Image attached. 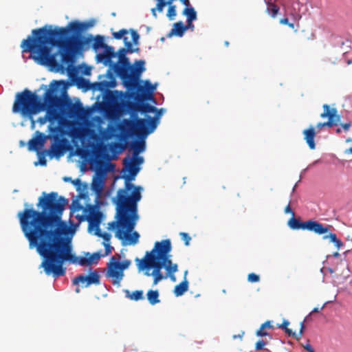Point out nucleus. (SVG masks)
Segmentation results:
<instances>
[{"instance_id":"1","label":"nucleus","mask_w":352,"mask_h":352,"mask_svg":"<svg viewBox=\"0 0 352 352\" xmlns=\"http://www.w3.org/2000/svg\"><path fill=\"white\" fill-rule=\"evenodd\" d=\"M68 200L58 197V193L43 192L38 199V207L42 211L34 208H25L18 212L21 230L29 241L30 248L35 247L43 257L41 267L46 274L54 277L64 276V263H78L81 266L98 264L101 255L99 252L91 254L85 253V257H77L72 254V245L69 239L61 236L60 225L63 212Z\"/></svg>"},{"instance_id":"2","label":"nucleus","mask_w":352,"mask_h":352,"mask_svg":"<svg viewBox=\"0 0 352 352\" xmlns=\"http://www.w3.org/2000/svg\"><path fill=\"white\" fill-rule=\"evenodd\" d=\"M91 22L74 21L65 28L45 25L34 29L32 35L22 41V52L30 53L31 58L41 65H47L58 70L61 65L56 56L60 53L61 62L71 65L74 63V51L78 47H82L92 41L91 37H81L80 34L89 27Z\"/></svg>"},{"instance_id":"3","label":"nucleus","mask_w":352,"mask_h":352,"mask_svg":"<svg viewBox=\"0 0 352 352\" xmlns=\"http://www.w3.org/2000/svg\"><path fill=\"white\" fill-rule=\"evenodd\" d=\"M124 41L126 48H120L116 53V56H118V63H113L111 61V65L109 66L120 78L126 89L131 91L130 96L138 98L140 94L144 92V88L139 81L140 75L144 70V61L136 60L134 65H131L126 54L127 52L132 53L134 50L131 49L132 44L127 41L126 37L124 38Z\"/></svg>"},{"instance_id":"4","label":"nucleus","mask_w":352,"mask_h":352,"mask_svg":"<svg viewBox=\"0 0 352 352\" xmlns=\"http://www.w3.org/2000/svg\"><path fill=\"white\" fill-rule=\"evenodd\" d=\"M116 204V218L117 221H113L111 225L116 224L118 227L116 236L120 240H126L129 245H135L138 242L140 234L137 232H130L134 229L139 216L138 214V203L134 207H130L129 202L124 203V207L121 202Z\"/></svg>"},{"instance_id":"5","label":"nucleus","mask_w":352,"mask_h":352,"mask_svg":"<svg viewBox=\"0 0 352 352\" xmlns=\"http://www.w3.org/2000/svg\"><path fill=\"white\" fill-rule=\"evenodd\" d=\"M123 165L124 168L122 171L124 173L127 172L129 174L126 175L124 173L122 175V178L125 180L124 187L118 190L115 202H121V204L124 208V203L129 202V206L132 208L134 207L135 203H138L142 198V187L135 186L131 183V181L135 179L140 168L131 160L129 157H126L123 160Z\"/></svg>"},{"instance_id":"6","label":"nucleus","mask_w":352,"mask_h":352,"mask_svg":"<svg viewBox=\"0 0 352 352\" xmlns=\"http://www.w3.org/2000/svg\"><path fill=\"white\" fill-rule=\"evenodd\" d=\"M44 109L45 104L35 93L27 89L16 93L12 106L14 113H19L23 117L28 118L34 124L33 116Z\"/></svg>"},{"instance_id":"7","label":"nucleus","mask_w":352,"mask_h":352,"mask_svg":"<svg viewBox=\"0 0 352 352\" xmlns=\"http://www.w3.org/2000/svg\"><path fill=\"white\" fill-rule=\"evenodd\" d=\"M160 118V113L159 111L155 118L148 116L146 119L136 118L135 120L124 119L118 127L124 138L132 135H135L140 138H145L155 130Z\"/></svg>"},{"instance_id":"8","label":"nucleus","mask_w":352,"mask_h":352,"mask_svg":"<svg viewBox=\"0 0 352 352\" xmlns=\"http://www.w3.org/2000/svg\"><path fill=\"white\" fill-rule=\"evenodd\" d=\"M158 254L154 251V248L150 252H146L143 258H135L138 268L140 271L146 270L144 274L147 276H152L153 277V285H157L160 280L166 278L164 276L161 270L163 265L161 260L157 258Z\"/></svg>"},{"instance_id":"9","label":"nucleus","mask_w":352,"mask_h":352,"mask_svg":"<svg viewBox=\"0 0 352 352\" xmlns=\"http://www.w3.org/2000/svg\"><path fill=\"white\" fill-rule=\"evenodd\" d=\"M172 250L171 242L170 239H164L161 241H157L154 245V251H156L158 257L166 270L167 276L171 280L175 281V273L178 271V265L173 263L170 259V252Z\"/></svg>"},{"instance_id":"10","label":"nucleus","mask_w":352,"mask_h":352,"mask_svg":"<svg viewBox=\"0 0 352 352\" xmlns=\"http://www.w3.org/2000/svg\"><path fill=\"white\" fill-rule=\"evenodd\" d=\"M58 85H60L59 82L54 80L50 85V88L47 89L43 95V103L45 104V108L47 107L45 115L48 121L52 124L60 119V113L57 107L60 105V98L56 94Z\"/></svg>"},{"instance_id":"11","label":"nucleus","mask_w":352,"mask_h":352,"mask_svg":"<svg viewBox=\"0 0 352 352\" xmlns=\"http://www.w3.org/2000/svg\"><path fill=\"white\" fill-rule=\"evenodd\" d=\"M131 265L129 260L122 261H118L114 256H112L107 263V272L105 276L107 278L112 279V284L118 287L120 286V282L124 276V271Z\"/></svg>"},{"instance_id":"12","label":"nucleus","mask_w":352,"mask_h":352,"mask_svg":"<svg viewBox=\"0 0 352 352\" xmlns=\"http://www.w3.org/2000/svg\"><path fill=\"white\" fill-rule=\"evenodd\" d=\"M88 37L92 38V41L89 44L93 42L92 47L95 51H98L100 48L104 49L102 53H99L96 55L97 61L102 63L105 66L111 65V59L116 57V52H115L114 48L104 43V37L102 36L97 35L93 38V36L90 35Z\"/></svg>"},{"instance_id":"13","label":"nucleus","mask_w":352,"mask_h":352,"mask_svg":"<svg viewBox=\"0 0 352 352\" xmlns=\"http://www.w3.org/2000/svg\"><path fill=\"white\" fill-rule=\"evenodd\" d=\"M288 226L293 230H308L318 235H322L329 232L330 228L329 225H324L314 220H308L302 222L294 217H292L288 221Z\"/></svg>"},{"instance_id":"14","label":"nucleus","mask_w":352,"mask_h":352,"mask_svg":"<svg viewBox=\"0 0 352 352\" xmlns=\"http://www.w3.org/2000/svg\"><path fill=\"white\" fill-rule=\"evenodd\" d=\"M72 282L76 285L81 283L82 287H87L91 285H98L100 283V275L96 270H94L88 275L81 274L75 277Z\"/></svg>"},{"instance_id":"15","label":"nucleus","mask_w":352,"mask_h":352,"mask_svg":"<svg viewBox=\"0 0 352 352\" xmlns=\"http://www.w3.org/2000/svg\"><path fill=\"white\" fill-rule=\"evenodd\" d=\"M324 111L320 114L322 118H328L329 120L325 122V126L332 127L338 124L340 116H337V109H331L329 105L325 104L323 105Z\"/></svg>"},{"instance_id":"16","label":"nucleus","mask_w":352,"mask_h":352,"mask_svg":"<svg viewBox=\"0 0 352 352\" xmlns=\"http://www.w3.org/2000/svg\"><path fill=\"white\" fill-rule=\"evenodd\" d=\"M102 213L96 208H92L90 210L89 215L87 217V221L89 223L88 230L91 231L100 228V224L102 221Z\"/></svg>"},{"instance_id":"17","label":"nucleus","mask_w":352,"mask_h":352,"mask_svg":"<svg viewBox=\"0 0 352 352\" xmlns=\"http://www.w3.org/2000/svg\"><path fill=\"white\" fill-rule=\"evenodd\" d=\"M129 106L131 108L133 107L135 111H140L143 113H156L155 116L153 118H156L159 111L160 113V116H162V109L158 110L154 106H152L150 104L146 103V102H141L139 104L130 103Z\"/></svg>"},{"instance_id":"18","label":"nucleus","mask_w":352,"mask_h":352,"mask_svg":"<svg viewBox=\"0 0 352 352\" xmlns=\"http://www.w3.org/2000/svg\"><path fill=\"white\" fill-rule=\"evenodd\" d=\"M36 136L34 138H32L28 142V149L30 151H38L41 148L45 142L46 136L39 132H36Z\"/></svg>"},{"instance_id":"19","label":"nucleus","mask_w":352,"mask_h":352,"mask_svg":"<svg viewBox=\"0 0 352 352\" xmlns=\"http://www.w3.org/2000/svg\"><path fill=\"white\" fill-rule=\"evenodd\" d=\"M289 324V321L284 320L282 324H278L277 326L278 328L283 329L285 331V332L289 336H292V337L296 338V340L300 339L303 334L304 329H305L304 322H300V331L298 333H296L294 332L292 329H289L287 327Z\"/></svg>"},{"instance_id":"20","label":"nucleus","mask_w":352,"mask_h":352,"mask_svg":"<svg viewBox=\"0 0 352 352\" xmlns=\"http://www.w3.org/2000/svg\"><path fill=\"white\" fill-rule=\"evenodd\" d=\"M304 140L307 144L309 148L311 150L316 148V143L314 138L316 137L315 128L313 126H309L308 129L303 130Z\"/></svg>"},{"instance_id":"21","label":"nucleus","mask_w":352,"mask_h":352,"mask_svg":"<svg viewBox=\"0 0 352 352\" xmlns=\"http://www.w3.org/2000/svg\"><path fill=\"white\" fill-rule=\"evenodd\" d=\"M144 85H145V87L142 86L144 88V92L142 94H140V96L138 98L131 97L130 96L131 91H129L128 89H126L129 98L133 99V100H135L138 101L147 99L148 98H147V95H146V90H148V91L152 93L155 89V87L153 85H152L149 80L144 81Z\"/></svg>"},{"instance_id":"22","label":"nucleus","mask_w":352,"mask_h":352,"mask_svg":"<svg viewBox=\"0 0 352 352\" xmlns=\"http://www.w3.org/2000/svg\"><path fill=\"white\" fill-rule=\"evenodd\" d=\"M187 274L188 271L186 270L184 272V280L175 287L173 292L176 296H182L188 289V282L186 278Z\"/></svg>"},{"instance_id":"23","label":"nucleus","mask_w":352,"mask_h":352,"mask_svg":"<svg viewBox=\"0 0 352 352\" xmlns=\"http://www.w3.org/2000/svg\"><path fill=\"white\" fill-rule=\"evenodd\" d=\"M274 329V327L272 324V322L270 320H267L261 325L260 328L256 331V335L259 337L269 336L267 330H272Z\"/></svg>"},{"instance_id":"24","label":"nucleus","mask_w":352,"mask_h":352,"mask_svg":"<svg viewBox=\"0 0 352 352\" xmlns=\"http://www.w3.org/2000/svg\"><path fill=\"white\" fill-rule=\"evenodd\" d=\"M187 30V27L182 21L174 23L170 34L178 36H182L184 32Z\"/></svg>"},{"instance_id":"25","label":"nucleus","mask_w":352,"mask_h":352,"mask_svg":"<svg viewBox=\"0 0 352 352\" xmlns=\"http://www.w3.org/2000/svg\"><path fill=\"white\" fill-rule=\"evenodd\" d=\"M126 297L131 300L138 301L144 298V293L142 290H135L131 293L128 289L124 291Z\"/></svg>"},{"instance_id":"26","label":"nucleus","mask_w":352,"mask_h":352,"mask_svg":"<svg viewBox=\"0 0 352 352\" xmlns=\"http://www.w3.org/2000/svg\"><path fill=\"white\" fill-rule=\"evenodd\" d=\"M50 152L51 156L58 157L63 154V148L60 143H54L51 146Z\"/></svg>"},{"instance_id":"27","label":"nucleus","mask_w":352,"mask_h":352,"mask_svg":"<svg viewBox=\"0 0 352 352\" xmlns=\"http://www.w3.org/2000/svg\"><path fill=\"white\" fill-rule=\"evenodd\" d=\"M147 299L150 304L151 305H155L158 302H160L159 300V292L157 290H148L147 292Z\"/></svg>"},{"instance_id":"28","label":"nucleus","mask_w":352,"mask_h":352,"mask_svg":"<svg viewBox=\"0 0 352 352\" xmlns=\"http://www.w3.org/2000/svg\"><path fill=\"white\" fill-rule=\"evenodd\" d=\"M116 82L115 80H109V81L104 80V81L99 82L97 84L98 89L101 91H107L109 88L114 87L116 86Z\"/></svg>"},{"instance_id":"29","label":"nucleus","mask_w":352,"mask_h":352,"mask_svg":"<svg viewBox=\"0 0 352 352\" xmlns=\"http://www.w3.org/2000/svg\"><path fill=\"white\" fill-rule=\"evenodd\" d=\"M91 189L96 194H98V195L100 194L103 189L102 181L97 177L94 179L93 182L91 184Z\"/></svg>"},{"instance_id":"30","label":"nucleus","mask_w":352,"mask_h":352,"mask_svg":"<svg viewBox=\"0 0 352 352\" xmlns=\"http://www.w3.org/2000/svg\"><path fill=\"white\" fill-rule=\"evenodd\" d=\"M183 14L187 17V21L189 22L193 21L197 19V12L192 7L184 8Z\"/></svg>"},{"instance_id":"31","label":"nucleus","mask_w":352,"mask_h":352,"mask_svg":"<svg viewBox=\"0 0 352 352\" xmlns=\"http://www.w3.org/2000/svg\"><path fill=\"white\" fill-rule=\"evenodd\" d=\"M280 11L279 7L276 4L267 5L266 12L272 17L276 18Z\"/></svg>"},{"instance_id":"32","label":"nucleus","mask_w":352,"mask_h":352,"mask_svg":"<svg viewBox=\"0 0 352 352\" xmlns=\"http://www.w3.org/2000/svg\"><path fill=\"white\" fill-rule=\"evenodd\" d=\"M132 148L133 150V154L139 155L140 153L145 150V142L144 141L135 142L133 144Z\"/></svg>"},{"instance_id":"33","label":"nucleus","mask_w":352,"mask_h":352,"mask_svg":"<svg viewBox=\"0 0 352 352\" xmlns=\"http://www.w3.org/2000/svg\"><path fill=\"white\" fill-rule=\"evenodd\" d=\"M173 2H171L170 3H166V6H168L166 16L168 17L170 20H173L174 17L177 15L176 6L173 5Z\"/></svg>"},{"instance_id":"34","label":"nucleus","mask_w":352,"mask_h":352,"mask_svg":"<svg viewBox=\"0 0 352 352\" xmlns=\"http://www.w3.org/2000/svg\"><path fill=\"white\" fill-rule=\"evenodd\" d=\"M95 235L101 237L104 239L105 243L109 242L111 239V234L107 232H102L100 228H98L95 230Z\"/></svg>"},{"instance_id":"35","label":"nucleus","mask_w":352,"mask_h":352,"mask_svg":"<svg viewBox=\"0 0 352 352\" xmlns=\"http://www.w3.org/2000/svg\"><path fill=\"white\" fill-rule=\"evenodd\" d=\"M330 226V228L329 230V232H327L326 234H323L324 236H323L322 239H329L331 242L334 243L335 241L338 239L337 235L335 233L330 232V228H331V226Z\"/></svg>"},{"instance_id":"36","label":"nucleus","mask_w":352,"mask_h":352,"mask_svg":"<svg viewBox=\"0 0 352 352\" xmlns=\"http://www.w3.org/2000/svg\"><path fill=\"white\" fill-rule=\"evenodd\" d=\"M126 34H128V30L125 29H122L118 32H113V36L114 38L120 40Z\"/></svg>"},{"instance_id":"37","label":"nucleus","mask_w":352,"mask_h":352,"mask_svg":"<svg viewBox=\"0 0 352 352\" xmlns=\"http://www.w3.org/2000/svg\"><path fill=\"white\" fill-rule=\"evenodd\" d=\"M131 160H132L139 167L140 165L144 162V158L142 157L139 156V155H135L133 153Z\"/></svg>"},{"instance_id":"38","label":"nucleus","mask_w":352,"mask_h":352,"mask_svg":"<svg viewBox=\"0 0 352 352\" xmlns=\"http://www.w3.org/2000/svg\"><path fill=\"white\" fill-rule=\"evenodd\" d=\"M180 236L182 239L184 241L186 245H189L190 241L191 240V237L189 236L188 233L181 232Z\"/></svg>"},{"instance_id":"39","label":"nucleus","mask_w":352,"mask_h":352,"mask_svg":"<svg viewBox=\"0 0 352 352\" xmlns=\"http://www.w3.org/2000/svg\"><path fill=\"white\" fill-rule=\"evenodd\" d=\"M259 279H260L259 276L254 273H251V274H248V280L249 282L256 283V282L259 281Z\"/></svg>"},{"instance_id":"40","label":"nucleus","mask_w":352,"mask_h":352,"mask_svg":"<svg viewBox=\"0 0 352 352\" xmlns=\"http://www.w3.org/2000/svg\"><path fill=\"white\" fill-rule=\"evenodd\" d=\"M131 34L133 43L134 44H138L140 38V36L138 34V32L134 30H131Z\"/></svg>"},{"instance_id":"41","label":"nucleus","mask_w":352,"mask_h":352,"mask_svg":"<svg viewBox=\"0 0 352 352\" xmlns=\"http://www.w3.org/2000/svg\"><path fill=\"white\" fill-rule=\"evenodd\" d=\"M117 97V91H108L107 92V98L109 101H113Z\"/></svg>"},{"instance_id":"42","label":"nucleus","mask_w":352,"mask_h":352,"mask_svg":"<svg viewBox=\"0 0 352 352\" xmlns=\"http://www.w3.org/2000/svg\"><path fill=\"white\" fill-rule=\"evenodd\" d=\"M83 110L81 104H79V105H76V104H74L71 108H70V112L72 113H78L79 111H82Z\"/></svg>"},{"instance_id":"43","label":"nucleus","mask_w":352,"mask_h":352,"mask_svg":"<svg viewBox=\"0 0 352 352\" xmlns=\"http://www.w3.org/2000/svg\"><path fill=\"white\" fill-rule=\"evenodd\" d=\"M265 345V342L263 340H258L255 344V349L256 351H261L263 349Z\"/></svg>"},{"instance_id":"44","label":"nucleus","mask_w":352,"mask_h":352,"mask_svg":"<svg viewBox=\"0 0 352 352\" xmlns=\"http://www.w3.org/2000/svg\"><path fill=\"white\" fill-rule=\"evenodd\" d=\"M103 245L105 248V255H108V254H111L113 248L110 245L109 242H107V243L104 242Z\"/></svg>"},{"instance_id":"45","label":"nucleus","mask_w":352,"mask_h":352,"mask_svg":"<svg viewBox=\"0 0 352 352\" xmlns=\"http://www.w3.org/2000/svg\"><path fill=\"white\" fill-rule=\"evenodd\" d=\"M48 121V118L46 116V115H45L43 117H40L38 119V122L40 123V124H44L45 123H46V122Z\"/></svg>"},{"instance_id":"46","label":"nucleus","mask_w":352,"mask_h":352,"mask_svg":"<svg viewBox=\"0 0 352 352\" xmlns=\"http://www.w3.org/2000/svg\"><path fill=\"white\" fill-rule=\"evenodd\" d=\"M285 213H290L292 214V217H294V213L293 212L292 208H291V206H290V204H288L285 208Z\"/></svg>"},{"instance_id":"47","label":"nucleus","mask_w":352,"mask_h":352,"mask_svg":"<svg viewBox=\"0 0 352 352\" xmlns=\"http://www.w3.org/2000/svg\"><path fill=\"white\" fill-rule=\"evenodd\" d=\"M323 308H324V306H322L320 309H319V308H318V307H315V308L311 311V312L309 314V316H307L305 318V320H308V318H309V316H310L311 314H312L313 313L319 312V311H320V310H322Z\"/></svg>"},{"instance_id":"48","label":"nucleus","mask_w":352,"mask_h":352,"mask_svg":"<svg viewBox=\"0 0 352 352\" xmlns=\"http://www.w3.org/2000/svg\"><path fill=\"white\" fill-rule=\"evenodd\" d=\"M334 244L338 249H340L343 245V243L338 239L335 241Z\"/></svg>"},{"instance_id":"49","label":"nucleus","mask_w":352,"mask_h":352,"mask_svg":"<svg viewBox=\"0 0 352 352\" xmlns=\"http://www.w3.org/2000/svg\"><path fill=\"white\" fill-rule=\"evenodd\" d=\"M305 349L306 351H307L308 352H314V349L312 348V346L309 344H307L305 346H304Z\"/></svg>"},{"instance_id":"50","label":"nucleus","mask_w":352,"mask_h":352,"mask_svg":"<svg viewBox=\"0 0 352 352\" xmlns=\"http://www.w3.org/2000/svg\"><path fill=\"white\" fill-rule=\"evenodd\" d=\"M351 123L350 122H347V123H344V124H342L341 126L345 130V131H348L351 126Z\"/></svg>"},{"instance_id":"51","label":"nucleus","mask_w":352,"mask_h":352,"mask_svg":"<svg viewBox=\"0 0 352 352\" xmlns=\"http://www.w3.org/2000/svg\"><path fill=\"white\" fill-rule=\"evenodd\" d=\"M185 27H187V30L188 29L193 30L195 26L192 24V21L189 22L188 21H187V25H186Z\"/></svg>"},{"instance_id":"52","label":"nucleus","mask_w":352,"mask_h":352,"mask_svg":"<svg viewBox=\"0 0 352 352\" xmlns=\"http://www.w3.org/2000/svg\"><path fill=\"white\" fill-rule=\"evenodd\" d=\"M280 23L282 25H287L289 23V20L287 18H283L280 20Z\"/></svg>"},{"instance_id":"53","label":"nucleus","mask_w":352,"mask_h":352,"mask_svg":"<svg viewBox=\"0 0 352 352\" xmlns=\"http://www.w3.org/2000/svg\"><path fill=\"white\" fill-rule=\"evenodd\" d=\"M182 4L186 6V8H190V3L189 0H180Z\"/></svg>"},{"instance_id":"54","label":"nucleus","mask_w":352,"mask_h":352,"mask_svg":"<svg viewBox=\"0 0 352 352\" xmlns=\"http://www.w3.org/2000/svg\"><path fill=\"white\" fill-rule=\"evenodd\" d=\"M323 127H325V123L324 122H319L316 124V128L318 130L322 129Z\"/></svg>"},{"instance_id":"55","label":"nucleus","mask_w":352,"mask_h":352,"mask_svg":"<svg viewBox=\"0 0 352 352\" xmlns=\"http://www.w3.org/2000/svg\"><path fill=\"white\" fill-rule=\"evenodd\" d=\"M74 136H78V137H80V129H76L74 131Z\"/></svg>"},{"instance_id":"56","label":"nucleus","mask_w":352,"mask_h":352,"mask_svg":"<svg viewBox=\"0 0 352 352\" xmlns=\"http://www.w3.org/2000/svg\"><path fill=\"white\" fill-rule=\"evenodd\" d=\"M276 0H267L265 1L267 5H270V3H272V4H276Z\"/></svg>"},{"instance_id":"57","label":"nucleus","mask_w":352,"mask_h":352,"mask_svg":"<svg viewBox=\"0 0 352 352\" xmlns=\"http://www.w3.org/2000/svg\"><path fill=\"white\" fill-rule=\"evenodd\" d=\"M346 154H352V146L345 151Z\"/></svg>"},{"instance_id":"58","label":"nucleus","mask_w":352,"mask_h":352,"mask_svg":"<svg viewBox=\"0 0 352 352\" xmlns=\"http://www.w3.org/2000/svg\"><path fill=\"white\" fill-rule=\"evenodd\" d=\"M49 129H50V131H52V132H55L57 130V127H56V126L52 127L51 126H49Z\"/></svg>"},{"instance_id":"59","label":"nucleus","mask_w":352,"mask_h":352,"mask_svg":"<svg viewBox=\"0 0 352 352\" xmlns=\"http://www.w3.org/2000/svg\"><path fill=\"white\" fill-rule=\"evenodd\" d=\"M327 61L329 62L331 64H333V65L336 64V59L331 60V58H329V60Z\"/></svg>"},{"instance_id":"60","label":"nucleus","mask_w":352,"mask_h":352,"mask_svg":"<svg viewBox=\"0 0 352 352\" xmlns=\"http://www.w3.org/2000/svg\"><path fill=\"white\" fill-rule=\"evenodd\" d=\"M287 25H288L290 28H292V29H294V23H289H289L287 24Z\"/></svg>"},{"instance_id":"61","label":"nucleus","mask_w":352,"mask_h":352,"mask_svg":"<svg viewBox=\"0 0 352 352\" xmlns=\"http://www.w3.org/2000/svg\"><path fill=\"white\" fill-rule=\"evenodd\" d=\"M40 163L41 165H45L46 164V160L45 159L41 160Z\"/></svg>"},{"instance_id":"62","label":"nucleus","mask_w":352,"mask_h":352,"mask_svg":"<svg viewBox=\"0 0 352 352\" xmlns=\"http://www.w3.org/2000/svg\"><path fill=\"white\" fill-rule=\"evenodd\" d=\"M333 256L335 257H337V256H340V254L338 252H336L333 253Z\"/></svg>"},{"instance_id":"63","label":"nucleus","mask_w":352,"mask_h":352,"mask_svg":"<svg viewBox=\"0 0 352 352\" xmlns=\"http://www.w3.org/2000/svg\"><path fill=\"white\" fill-rule=\"evenodd\" d=\"M328 270H329V272H330V273H331V274L334 272L333 270H332L331 268H329V269H328Z\"/></svg>"},{"instance_id":"64","label":"nucleus","mask_w":352,"mask_h":352,"mask_svg":"<svg viewBox=\"0 0 352 352\" xmlns=\"http://www.w3.org/2000/svg\"><path fill=\"white\" fill-rule=\"evenodd\" d=\"M76 293H79V292H80V289H79L78 287H77V288L76 289Z\"/></svg>"}]
</instances>
